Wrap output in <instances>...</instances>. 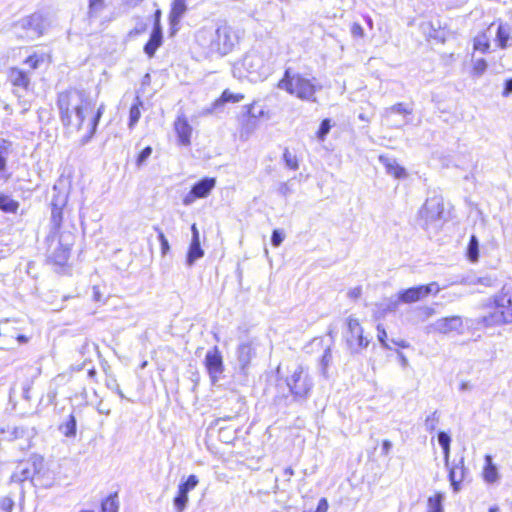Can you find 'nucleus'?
<instances>
[{
	"mask_svg": "<svg viewBox=\"0 0 512 512\" xmlns=\"http://www.w3.org/2000/svg\"><path fill=\"white\" fill-rule=\"evenodd\" d=\"M278 193L284 197L290 195L292 193V188L289 182H283L279 185Z\"/></svg>",
	"mask_w": 512,
	"mask_h": 512,
	"instance_id": "nucleus-52",
	"label": "nucleus"
},
{
	"mask_svg": "<svg viewBox=\"0 0 512 512\" xmlns=\"http://www.w3.org/2000/svg\"><path fill=\"white\" fill-rule=\"evenodd\" d=\"M512 93V78L505 81L504 90L502 92V95L504 97H507Z\"/></svg>",
	"mask_w": 512,
	"mask_h": 512,
	"instance_id": "nucleus-61",
	"label": "nucleus"
},
{
	"mask_svg": "<svg viewBox=\"0 0 512 512\" xmlns=\"http://www.w3.org/2000/svg\"><path fill=\"white\" fill-rule=\"evenodd\" d=\"M224 104V92L221 93L219 98L215 101L211 108L206 110V113H213Z\"/></svg>",
	"mask_w": 512,
	"mask_h": 512,
	"instance_id": "nucleus-56",
	"label": "nucleus"
},
{
	"mask_svg": "<svg viewBox=\"0 0 512 512\" xmlns=\"http://www.w3.org/2000/svg\"><path fill=\"white\" fill-rule=\"evenodd\" d=\"M477 283L478 284H481V285H484V286H487V287H490L494 284V280L489 277V276H486V277H480L477 279Z\"/></svg>",
	"mask_w": 512,
	"mask_h": 512,
	"instance_id": "nucleus-60",
	"label": "nucleus"
},
{
	"mask_svg": "<svg viewBox=\"0 0 512 512\" xmlns=\"http://www.w3.org/2000/svg\"><path fill=\"white\" fill-rule=\"evenodd\" d=\"M56 105L62 125L70 132L82 129L85 113L94 106L88 94L76 88L59 92Z\"/></svg>",
	"mask_w": 512,
	"mask_h": 512,
	"instance_id": "nucleus-1",
	"label": "nucleus"
},
{
	"mask_svg": "<svg viewBox=\"0 0 512 512\" xmlns=\"http://www.w3.org/2000/svg\"><path fill=\"white\" fill-rule=\"evenodd\" d=\"M347 330L344 334L348 349L353 354H358L366 349L370 339L363 335V328L358 319L349 316L346 320Z\"/></svg>",
	"mask_w": 512,
	"mask_h": 512,
	"instance_id": "nucleus-8",
	"label": "nucleus"
},
{
	"mask_svg": "<svg viewBox=\"0 0 512 512\" xmlns=\"http://www.w3.org/2000/svg\"><path fill=\"white\" fill-rule=\"evenodd\" d=\"M72 238L70 233H62L60 237L57 234H49L47 240L50 242L48 248V258L54 264L64 266L70 256L71 243L69 239Z\"/></svg>",
	"mask_w": 512,
	"mask_h": 512,
	"instance_id": "nucleus-7",
	"label": "nucleus"
},
{
	"mask_svg": "<svg viewBox=\"0 0 512 512\" xmlns=\"http://www.w3.org/2000/svg\"><path fill=\"white\" fill-rule=\"evenodd\" d=\"M490 48L488 37L483 34L475 38L474 49L486 53Z\"/></svg>",
	"mask_w": 512,
	"mask_h": 512,
	"instance_id": "nucleus-39",
	"label": "nucleus"
},
{
	"mask_svg": "<svg viewBox=\"0 0 512 512\" xmlns=\"http://www.w3.org/2000/svg\"><path fill=\"white\" fill-rule=\"evenodd\" d=\"M8 79L14 87L27 90L30 85L29 76L19 68L13 67L9 70Z\"/></svg>",
	"mask_w": 512,
	"mask_h": 512,
	"instance_id": "nucleus-24",
	"label": "nucleus"
},
{
	"mask_svg": "<svg viewBox=\"0 0 512 512\" xmlns=\"http://www.w3.org/2000/svg\"><path fill=\"white\" fill-rule=\"evenodd\" d=\"M438 442L443 449L445 465L449 466L451 438L446 432L441 431L438 433Z\"/></svg>",
	"mask_w": 512,
	"mask_h": 512,
	"instance_id": "nucleus-35",
	"label": "nucleus"
},
{
	"mask_svg": "<svg viewBox=\"0 0 512 512\" xmlns=\"http://www.w3.org/2000/svg\"><path fill=\"white\" fill-rule=\"evenodd\" d=\"M26 430L23 427H14L11 431H8L9 436L6 437L7 440H14L18 438H22L26 434Z\"/></svg>",
	"mask_w": 512,
	"mask_h": 512,
	"instance_id": "nucleus-48",
	"label": "nucleus"
},
{
	"mask_svg": "<svg viewBox=\"0 0 512 512\" xmlns=\"http://www.w3.org/2000/svg\"><path fill=\"white\" fill-rule=\"evenodd\" d=\"M245 114L247 116V132L250 133L253 129H255L257 125V120L264 116V110L261 106L254 104L248 105L244 107Z\"/></svg>",
	"mask_w": 512,
	"mask_h": 512,
	"instance_id": "nucleus-22",
	"label": "nucleus"
},
{
	"mask_svg": "<svg viewBox=\"0 0 512 512\" xmlns=\"http://www.w3.org/2000/svg\"><path fill=\"white\" fill-rule=\"evenodd\" d=\"M486 459L488 461V464L484 470V479L489 483H493L497 480L498 472L496 467L491 463L490 456H486Z\"/></svg>",
	"mask_w": 512,
	"mask_h": 512,
	"instance_id": "nucleus-37",
	"label": "nucleus"
},
{
	"mask_svg": "<svg viewBox=\"0 0 512 512\" xmlns=\"http://www.w3.org/2000/svg\"><path fill=\"white\" fill-rule=\"evenodd\" d=\"M468 470L464 466V458L462 457L457 464L452 466L449 471V480L454 492L460 490V483L465 480Z\"/></svg>",
	"mask_w": 512,
	"mask_h": 512,
	"instance_id": "nucleus-18",
	"label": "nucleus"
},
{
	"mask_svg": "<svg viewBox=\"0 0 512 512\" xmlns=\"http://www.w3.org/2000/svg\"><path fill=\"white\" fill-rule=\"evenodd\" d=\"M254 355L255 351L250 343H243L238 347L237 358L242 370L248 366Z\"/></svg>",
	"mask_w": 512,
	"mask_h": 512,
	"instance_id": "nucleus-28",
	"label": "nucleus"
},
{
	"mask_svg": "<svg viewBox=\"0 0 512 512\" xmlns=\"http://www.w3.org/2000/svg\"><path fill=\"white\" fill-rule=\"evenodd\" d=\"M225 99H226V103L227 102L236 103V102H240L241 100H243L244 99V95L241 94V93H237V94L229 93L228 90L226 89Z\"/></svg>",
	"mask_w": 512,
	"mask_h": 512,
	"instance_id": "nucleus-51",
	"label": "nucleus"
},
{
	"mask_svg": "<svg viewBox=\"0 0 512 512\" xmlns=\"http://www.w3.org/2000/svg\"><path fill=\"white\" fill-rule=\"evenodd\" d=\"M160 18H161V11L158 9L156 10L155 14H154V27L153 29H157L159 31H162V27H161V23H160Z\"/></svg>",
	"mask_w": 512,
	"mask_h": 512,
	"instance_id": "nucleus-62",
	"label": "nucleus"
},
{
	"mask_svg": "<svg viewBox=\"0 0 512 512\" xmlns=\"http://www.w3.org/2000/svg\"><path fill=\"white\" fill-rule=\"evenodd\" d=\"M158 231H159L158 238H159V241L161 244V250H162V253L165 254L170 248L169 243H168V240L165 237L164 233L161 230H158Z\"/></svg>",
	"mask_w": 512,
	"mask_h": 512,
	"instance_id": "nucleus-53",
	"label": "nucleus"
},
{
	"mask_svg": "<svg viewBox=\"0 0 512 512\" xmlns=\"http://www.w3.org/2000/svg\"><path fill=\"white\" fill-rule=\"evenodd\" d=\"M377 330H378V340L379 342L382 344L383 347L385 348H389V346L387 345L385 339L387 338V333L384 329H381L380 325L377 327Z\"/></svg>",
	"mask_w": 512,
	"mask_h": 512,
	"instance_id": "nucleus-57",
	"label": "nucleus"
},
{
	"mask_svg": "<svg viewBox=\"0 0 512 512\" xmlns=\"http://www.w3.org/2000/svg\"><path fill=\"white\" fill-rule=\"evenodd\" d=\"M44 62V57L42 55L33 54L26 58L25 64H27L31 69L35 70L40 67V64Z\"/></svg>",
	"mask_w": 512,
	"mask_h": 512,
	"instance_id": "nucleus-42",
	"label": "nucleus"
},
{
	"mask_svg": "<svg viewBox=\"0 0 512 512\" xmlns=\"http://www.w3.org/2000/svg\"><path fill=\"white\" fill-rule=\"evenodd\" d=\"M117 496L110 495L102 502V512H118Z\"/></svg>",
	"mask_w": 512,
	"mask_h": 512,
	"instance_id": "nucleus-38",
	"label": "nucleus"
},
{
	"mask_svg": "<svg viewBox=\"0 0 512 512\" xmlns=\"http://www.w3.org/2000/svg\"><path fill=\"white\" fill-rule=\"evenodd\" d=\"M445 495L442 492H437L430 496L427 500V512H443V501Z\"/></svg>",
	"mask_w": 512,
	"mask_h": 512,
	"instance_id": "nucleus-32",
	"label": "nucleus"
},
{
	"mask_svg": "<svg viewBox=\"0 0 512 512\" xmlns=\"http://www.w3.org/2000/svg\"><path fill=\"white\" fill-rule=\"evenodd\" d=\"M152 154V148L150 146L145 147L137 157V165L141 166Z\"/></svg>",
	"mask_w": 512,
	"mask_h": 512,
	"instance_id": "nucleus-49",
	"label": "nucleus"
},
{
	"mask_svg": "<svg viewBox=\"0 0 512 512\" xmlns=\"http://www.w3.org/2000/svg\"><path fill=\"white\" fill-rule=\"evenodd\" d=\"M495 297L500 304H503L502 309L510 323H512V287L503 286L502 289L495 294Z\"/></svg>",
	"mask_w": 512,
	"mask_h": 512,
	"instance_id": "nucleus-20",
	"label": "nucleus"
},
{
	"mask_svg": "<svg viewBox=\"0 0 512 512\" xmlns=\"http://www.w3.org/2000/svg\"><path fill=\"white\" fill-rule=\"evenodd\" d=\"M103 8L102 0H89V17H96L98 12Z\"/></svg>",
	"mask_w": 512,
	"mask_h": 512,
	"instance_id": "nucleus-44",
	"label": "nucleus"
},
{
	"mask_svg": "<svg viewBox=\"0 0 512 512\" xmlns=\"http://www.w3.org/2000/svg\"><path fill=\"white\" fill-rule=\"evenodd\" d=\"M495 40L501 49H506L511 46L512 28L507 23L500 22L496 29Z\"/></svg>",
	"mask_w": 512,
	"mask_h": 512,
	"instance_id": "nucleus-21",
	"label": "nucleus"
},
{
	"mask_svg": "<svg viewBox=\"0 0 512 512\" xmlns=\"http://www.w3.org/2000/svg\"><path fill=\"white\" fill-rule=\"evenodd\" d=\"M443 212L444 207L442 199L435 196L426 200L419 213L426 224H430L440 220Z\"/></svg>",
	"mask_w": 512,
	"mask_h": 512,
	"instance_id": "nucleus-11",
	"label": "nucleus"
},
{
	"mask_svg": "<svg viewBox=\"0 0 512 512\" xmlns=\"http://www.w3.org/2000/svg\"><path fill=\"white\" fill-rule=\"evenodd\" d=\"M391 448H392V442L389 440H384L382 443V453L384 455H388L390 453Z\"/></svg>",
	"mask_w": 512,
	"mask_h": 512,
	"instance_id": "nucleus-63",
	"label": "nucleus"
},
{
	"mask_svg": "<svg viewBox=\"0 0 512 512\" xmlns=\"http://www.w3.org/2000/svg\"><path fill=\"white\" fill-rule=\"evenodd\" d=\"M379 161L385 167L387 174L392 175L397 179L407 177L405 168L400 166L394 158L381 155L379 157Z\"/></svg>",
	"mask_w": 512,
	"mask_h": 512,
	"instance_id": "nucleus-19",
	"label": "nucleus"
},
{
	"mask_svg": "<svg viewBox=\"0 0 512 512\" xmlns=\"http://www.w3.org/2000/svg\"><path fill=\"white\" fill-rule=\"evenodd\" d=\"M332 361V352L330 348L325 349L324 354L321 358V366L323 374L326 373L327 367Z\"/></svg>",
	"mask_w": 512,
	"mask_h": 512,
	"instance_id": "nucleus-47",
	"label": "nucleus"
},
{
	"mask_svg": "<svg viewBox=\"0 0 512 512\" xmlns=\"http://www.w3.org/2000/svg\"><path fill=\"white\" fill-rule=\"evenodd\" d=\"M243 66L250 75L265 78L270 73V57L263 52L253 50L244 57Z\"/></svg>",
	"mask_w": 512,
	"mask_h": 512,
	"instance_id": "nucleus-9",
	"label": "nucleus"
},
{
	"mask_svg": "<svg viewBox=\"0 0 512 512\" xmlns=\"http://www.w3.org/2000/svg\"><path fill=\"white\" fill-rule=\"evenodd\" d=\"M19 208L18 201L11 196L0 193V210L5 213H16Z\"/></svg>",
	"mask_w": 512,
	"mask_h": 512,
	"instance_id": "nucleus-34",
	"label": "nucleus"
},
{
	"mask_svg": "<svg viewBox=\"0 0 512 512\" xmlns=\"http://www.w3.org/2000/svg\"><path fill=\"white\" fill-rule=\"evenodd\" d=\"M65 201H61L58 203L56 200L52 201L51 204V232L50 234H57L58 230L61 227L63 220L62 207L64 206Z\"/></svg>",
	"mask_w": 512,
	"mask_h": 512,
	"instance_id": "nucleus-25",
	"label": "nucleus"
},
{
	"mask_svg": "<svg viewBox=\"0 0 512 512\" xmlns=\"http://www.w3.org/2000/svg\"><path fill=\"white\" fill-rule=\"evenodd\" d=\"M14 506V503L11 499L5 498L1 502V507L3 510L10 512Z\"/></svg>",
	"mask_w": 512,
	"mask_h": 512,
	"instance_id": "nucleus-59",
	"label": "nucleus"
},
{
	"mask_svg": "<svg viewBox=\"0 0 512 512\" xmlns=\"http://www.w3.org/2000/svg\"><path fill=\"white\" fill-rule=\"evenodd\" d=\"M46 27V19L43 15L40 13H33L15 22L12 30L17 38L31 41L41 37L44 34Z\"/></svg>",
	"mask_w": 512,
	"mask_h": 512,
	"instance_id": "nucleus-4",
	"label": "nucleus"
},
{
	"mask_svg": "<svg viewBox=\"0 0 512 512\" xmlns=\"http://www.w3.org/2000/svg\"><path fill=\"white\" fill-rule=\"evenodd\" d=\"M328 510V501L326 498H321L318 502L317 508L315 511L306 510L304 512H327Z\"/></svg>",
	"mask_w": 512,
	"mask_h": 512,
	"instance_id": "nucleus-54",
	"label": "nucleus"
},
{
	"mask_svg": "<svg viewBox=\"0 0 512 512\" xmlns=\"http://www.w3.org/2000/svg\"><path fill=\"white\" fill-rule=\"evenodd\" d=\"M198 478L190 475L186 481L181 482L178 487V493L173 499V504L177 512H183L188 503V493L198 484Z\"/></svg>",
	"mask_w": 512,
	"mask_h": 512,
	"instance_id": "nucleus-14",
	"label": "nucleus"
},
{
	"mask_svg": "<svg viewBox=\"0 0 512 512\" xmlns=\"http://www.w3.org/2000/svg\"><path fill=\"white\" fill-rule=\"evenodd\" d=\"M206 368L209 372L211 382L214 386L218 385L220 375L222 374V356L220 353L215 351H209L205 357Z\"/></svg>",
	"mask_w": 512,
	"mask_h": 512,
	"instance_id": "nucleus-16",
	"label": "nucleus"
},
{
	"mask_svg": "<svg viewBox=\"0 0 512 512\" xmlns=\"http://www.w3.org/2000/svg\"><path fill=\"white\" fill-rule=\"evenodd\" d=\"M503 304H500L495 295L490 297L480 306V315L475 319V323L484 328H492L510 324L503 311Z\"/></svg>",
	"mask_w": 512,
	"mask_h": 512,
	"instance_id": "nucleus-5",
	"label": "nucleus"
},
{
	"mask_svg": "<svg viewBox=\"0 0 512 512\" xmlns=\"http://www.w3.org/2000/svg\"><path fill=\"white\" fill-rule=\"evenodd\" d=\"M439 291L440 287L437 282H431L427 285H419L402 290L398 293V298L396 300H389L387 309L390 311H395L399 302L411 304L424 299L429 294L436 295Z\"/></svg>",
	"mask_w": 512,
	"mask_h": 512,
	"instance_id": "nucleus-6",
	"label": "nucleus"
},
{
	"mask_svg": "<svg viewBox=\"0 0 512 512\" xmlns=\"http://www.w3.org/2000/svg\"><path fill=\"white\" fill-rule=\"evenodd\" d=\"M191 230H192V240H191V243H190V246H189V249L187 252V256H186V265L188 267L193 266L194 263L198 259L202 258L204 255V251L200 245L199 231L195 224L192 225Z\"/></svg>",
	"mask_w": 512,
	"mask_h": 512,
	"instance_id": "nucleus-17",
	"label": "nucleus"
},
{
	"mask_svg": "<svg viewBox=\"0 0 512 512\" xmlns=\"http://www.w3.org/2000/svg\"><path fill=\"white\" fill-rule=\"evenodd\" d=\"M351 34L354 37H364V29L359 23H354L351 27Z\"/></svg>",
	"mask_w": 512,
	"mask_h": 512,
	"instance_id": "nucleus-55",
	"label": "nucleus"
},
{
	"mask_svg": "<svg viewBox=\"0 0 512 512\" xmlns=\"http://www.w3.org/2000/svg\"><path fill=\"white\" fill-rule=\"evenodd\" d=\"M215 186L214 178H204L193 185L183 198V204L191 205L196 199L206 197Z\"/></svg>",
	"mask_w": 512,
	"mask_h": 512,
	"instance_id": "nucleus-13",
	"label": "nucleus"
},
{
	"mask_svg": "<svg viewBox=\"0 0 512 512\" xmlns=\"http://www.w3.org/2000/svg\"><path fill=\"white\" fill-rule=\"evenodd\" d=\"M163 34L162 31L153 29L148 42L144 45V52L149 57H154L157 49L162 45Z\"/></svg>",
	"mask_w": 512,
	"mask_h": 512,
	"instance_id": "nucleus-26",
	"label": "nucleus"
},
{
	"mask_svg": "<svg viewBox=\"0 0 512 512\" xmlns=\"http://www.w3.org/2000/svg\"><path fill=\"white\" fill-rule=\"evenodd\" d=\"M76 418L70 414L60 425L59 431L66 437H75L76 435Z\"/></svg>",
	"mask_w": 512,
	"mask_h": 512,
	"instance_id": "nucleus-31",
	"label": "nucleus"
},
{
	"mask_svg": "<svg viewBox=\"0 0 512 512\" xmlns=\"http://www.w3.org/2000/svg\"><path fill=\"white\" fill-rule=\"evenodd\" d=\"M283 159L287 167H289L292 170L298 169L299 165L297 157L296 155L292 154L288 149H285Z\"/></svg>",
	"mask_w": 512,
	"mask_h": 512,
	"instance_id": "nucleus-41",
	"label": "nucleus"
},
{
	"mask_svg": "<svg viewBox=\"0 0 512 512\" xmlns=\"http://www.w3.org/2000/svg\"><path fill=\"white\" fill-rule=\"evenodd\" d=\"M286 370V374L284 375L282 373V367L279 365L276 369V373L281 379H284L295 401L306 400L314 386L308 368L299 362H292L286 366Z\"/></svg>",
	"mask_w": 512,
	"mask_h": 512,
	"instance_id": "nucleus-2",
	"label": "nucleus"
},
{
	"mask_svg": "<svg viewBox=\"0 0 512 512\" xmlns=\"http://www.w3.org/2000/svg\"><path fill=\"white\" fill-rule=\"evenodd\" d=\"M103 112H104V105L101 104L98 107L97 112L95 113V115L92 117V119L87 124V133L81 139V143L83 145L87 144L91 140L93 135L95 134L97 126H98V123L100 121V118H101Z\"/></svg>",
	"mask_w": 512,
	"mask_h": 512,
	"instance_id": "nucleus-29",
	"label": "nucleus"
},
{
	"mask_svg": "<svg viewBox=\"0 0 512 512\" xmlns=\"http://www.w3.org/2000/svg\"><path fill=\"white\" fill-rule=\"evenodd\" d=\"M143 106V102L139 98V96H136L135 103L131 106L129 111V122L128 127L129 129H133L136 124L138 123L140 117H141V111L140 107Z\"/></svg>",
	"mask_w": 512,
	"mask_h": 512,
	"instance_id": "nucleus-33",
	"label": "nucleus"
},
{
	"mask_svg": "<svg viewBox=\"0 0 512 512\" xmlns=\"http://www.w3.org/2000/svg\"><path fill=\"white\" fill-rule=\"evenodd\" d=\"M361 294H362V289L360 286L350 289L347 293L348 297L353 300L358 299L361 296Z\"/></svg>",
	"mask_w": 512,
	"mask_h": 512,
	"instance_id": "nucleus-58",
	"label": "nucleus"
},
{
	"mask_svg": "<svg viewBox=\"0 0 512 512\" xmlns=\"http://www.w3.org/2000/svg\"><path fill=\"white\" fill-rule=\"evenodd\" d=\"M43 461V457L33 455L27 461L20 462L11 476V480L13 482L33 480L34 475L40 473L43 469Z\"/></svg>",
	"mask_w": 512,
	"mask_h": 512,
	"instance_id": "nucleus-10",
	"label": "nucleus"
},
{
	"mask_svg": "<svg viewBox=\"0 0 512 512\" xmlns=\"http://www.w3.org/2000/svg\"><path fill=\"white\" fill-rule=\"evenodd\" d=\"M471 389V385L469 382L467 381H463L461 384H460V390L461 391H467V390H470Z\"/></svg>",
	"mask_w": 512,
	"mask_h": 512,
	"instance_id": "nucleus-64",
	"label": "nucleus"
},
{
	"mask_svg": "<svg viewBox=\"0 0 512 512\" xmlns=\"http://www.w3.org/2000/svg\"><path fill=\"white\" fill-rule=\"evenodd\" d=\"M430 329L441 334L461 333L463 330V319L458 315L439 318L430 325Z\"/></svg>",
	"mask_w": 512,
	"mask_h": 512,
	"instance_id": "nucleus-12",
	"label": "nucleus"
},
{
	"mask_svg": "<svg viewBox=\"0 0 512 512\" xmlns=\"http://www.w3.org/2000/svg\"><path fill=\"white\" fill-rule=\"evenodd\" d=\"M278 87L308 102H316L315 94L322 88L315 77L306 78L299 73L290 74L289 70L285 71L284 77L279 81Z\"/></svg>",
	"mask_w": 512,
	"mask_h": 512,
	"instance_id": "nucleus-3",
	"label": "nucleus"
},
{
	"mask_svg": "<svg viewBox=\"0 0 512 512\" xmlns=\"http://www.w3.org/2000/svg\"><path fill=\"white\" fill-rule=\"evenodd\" d=\"M187 10V6L184 1L174 0L172 9L169 15L170 24L175 30V27L179 24L180 19L183 17Z\"/></svg>",
	"mask_w": 512,
	"mask_h": 512,
	"instance_id": "nucleus-30",
	"label": "nucleus"
},
{
	"mask_svg": "<svg viewBox=\"0 0 512 512\" xmlns=\"http://www.w3.org/2000/svg\"><path fill=\"white\" fill-rule=\"evenodd\" d=\"M467 257L471 262H477L479 258V241L472 235L467 247Z\"/></svg>",
	"mask_w": 512,
	"mask_h": 512,
	"instance_id": "nucleus-36",
	"label": "nucleus"
},
{
	"mask_svg": "<svg viewBox=\"0 0 512 512\" xmlns=\"http://www.w3.org/2000/svg\"><path fill=\"white\" fill-rule=\"evenodd\" d=\"M386 113L411 114L412 110L403 103H397L386 110Z\"/></svg>",
	"mask_w": 512,
	"mask_h": 512,
	"instance_id": "nucleus-46",
	"label": "nucleus"
},
{
	"mask_svg": "<svg viewBox=\"0 0 512 512\" xmlns=\"http://www.w3.org/2000/svg\"><path fill=\"white\" fill-rule=\"evenodd\" d=\"M175 130L180 139L181 144L188 145L190 143V137L192 128L185 118L178 117L175 122Z\"/></svg>",
	"mask_w": 512,
	"mask_h": 512,
	"instance_id": "nucleus-27",
	"label": "nucleus"
},
{
	"mask_svg": "<svg viewBox=\"0 0 512 512\" xmlns=\"http://www.w3.org/2000/svg\"><path fill=\"white\" fill-rule=\"evenodd\" d=\"M487 62L485 59L483 58H480V59H476L474 62H473V75L474 76H482L485 71L487 70Z\"/></svg>",
	"mask_w": 512,
	"mask_h": 512,
	"instance_id": "nucleus-40",
	"label": "nucleus"
},
{
	"mask_svg": "<svg viewBox=\"0 0 512 512\" xmlns=\"http://www.w3.org/2000/svg\"><path fill=\"white\" fill-rule=\"evenodd\" d=\"M331 128L330 120L324 119L319 127V130L317 132V137L319 140L323 141L326 137V135L329 133Z\"/></svg>",
	"mask_w": 512,
	"mask_h": 512,
	"instance_id": "nucleus-45",
	"label": "nucleus"
},
{
	"mask_svg": "<svg viewBox=\"0 0 512 512\" xmlns=\"http://www.w3.org/2000/svg\"><path fill=\"white\" fill-rule=\"evenodd\" d=\"M439 422V417L437 412H433L430 416H428L425 420V429L429 432H432L436 429L437 424Z\"/></svg>",
	"mask_w": 512,
	"mask_h": 512,
	"instance_id": "nucleus-43",
	"label": "nucleus"
},
{
	"mask_svg": "<svg viewBox=\"0 0 512 512\" xmlns=\"http://www.w3.org/2000/svg\"><path fill=\"white\" fill-rule=\"evenodd\" d=\"M284 240V234L280 231L275 229L271 236V243L274 247H278L281 245V243Z\"/></svg>",
	"mask_w": 512,
	"mask_h": 512,
	"instance_id": "nucleus-50",
	"label": "nucleus"
},
{
	"mask_svg": "<svg viewBox=\"0 0 512 512\" xmlns=\"http://www.w3.org/2000/svg\"><path fill=\"white\" fill-rule=\"evenodd\" d=\"M221 423V419L215 420L214 423H212L206 431V438L205 442L207 445V448L213 453V454H221L222 452V427L219 426Z\"/></svg>",
	"mask_w": 512,
	"mask_h": 512,
	"instance_id": "nucleus-15",
	"label": "nucleus"
},
{
	"mask_svg": "<svg viewBox=\"0 0 512 512\" xmlns=\"http://www.w3.org/2000/svg\"><path fill=\"white\" fill-rule=\"evenodd\" d=\"M11 142L0 138V179L8 180L9 174H7V159L11 152Z\"/></svg>",
	"mask_w": 512,
	"mask_h": 512,
	"instance_id": "nucleus-23",
	"label": "nucleus"
}]
</instances>
